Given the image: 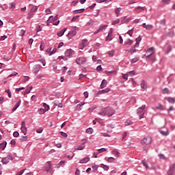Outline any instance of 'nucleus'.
Returning a JSON list of instances; mask_svg holds the SVG:
<instances>
[{
  "label": "nucleus",
  "instance_id": "obj_23",
  "mask_svg": "<svg viewBox=\"0 0 175 175\" xmlns=\"http://www.w3.org/2000/svg\"><path fill=\"white\" fill-rule=\"evenodd\" d=\"M124 44H129V46H132V44H133V41L129 38L127 41H124Z\"/></svg>",
  "mask_w": 175,
  "mask_h": 175
},
{
  "label": "nucleus",
  "instance_id": "obj_60",
  "mask_svg": "<svg viewBox=\"0 0 175 175\" xmlns=\"http://www.w3.org/2000/svg\"><path fill=\"white\" fill-rule=\"evenodd\" d=\"M24 172H25V170H22L21 171L17 172L16 175H23Z\"/></svg>",
  "mask_w": 175,
  "mask_h": 175
},
{
  "label": "nucleus",
  "instance_id": "obj_5",
  "mask_svg": "<svg viewBox=\"0 0 175 175\" xmlns=\"http://www.w3.org/2000/svg\"><path fill=\"white\" fill-rule=\"evenodd\" d=\"M116 114V111L111 107H107V116L111 117Z\"/></svg>",
  "mask_w": 175,
  "mask_h": 175
},
{
  "label": "nucleus",
  "instance_id": "obj_26",
  "mask_svg": "<svg viewBox=\"0 0 175 175\" xmlns=\"http://www.w3.org/2000/svg\"><path fill=\"white\" fill-rule=\"evenodd\" d=\"M97 151H98V154H100L102 152H105V151H107V148H101L100 149H97Z\"/></svg>",
  "mask_w": 175,
  "mask_h": 175
},
{
  "label": "nucleus",
  "instance_id": "obj_19",
  "mask_svg": "<svg viewBox=\"0 0 175 175\" xmlns=\"http://www.w3.org/2000/svg\"><path fill=\"white\" fill-rule=\"evenodd\" d=\"M90 162V157H85L80 161V163H87Z\"/></svg>",
  "mask_w": 175,
  "mask_h": 175
},
{
  "label": "nucleus",
  "instance_id": "obj_3",
  "mask_svg": "<svg viewBox=\"0 0 175 175\" xmlns=\"http://www.w3.org/2000/svg\"><path fill=\"white\" fill-rule=\"evenodd\" d=\"M152 142V139L151 137H146L144 139L141 141L142 144H146V146H148Z\"/></svg>",
  "mask_w": 175,
  "mask_h": 175
},
{
  "label": "nucleus",
  "instance_id": "obj_1",
  "mask_svg": "<svg viewBox=\"0 0 175 175\" xmlns=\"http://www.w3.org/2000/svg\"><path fill=\"white\" fill-rule=\"evenodd\" d=\"M146 113V105H142L137 109V113L139 115V120L144 118V114Z\"/></svg>",
  "mask_w": 175,
  "mask_h": 175
},
{
  "label": "nucleus",
  "instance_id": "obj_61",
  "mask_svg": "<svg viewBox=\"0 0 175 175\" xmlns=\"http://www.w3.org/2000/svg\"><path fill=\"white\" fill-rule=\"evenodd\" d=\"M96 70L97 72H100V70H102V66L101 65L98 66L96 68Z\"/></svg>",
  "mask_w": 175,
  "mask_h": 175
},
{
  "label": "nucleus",
  "instance_id": "obj_8",
  "mask_svg": "<svg viewBox=\"0 0 175 175\" xmlns=\"http://www.w3.org/2000/svg\"><path fill=\"white\" fill-rule=\"evenodd\" d=\"M77 33V31H76V30H72L67 34V36L68 37V39H72L73 36H76Z\"/></svg>",
  "mask_w": 175,
  "mask_h": 175
},
{
  "label": "nucleus",
  "instance_id": "obj_35",
  "mask_svg": "<svg viewBox=\"0 0 175 175\" xmlns=\"http://www.w3.org/2000/svg\"><path fill=\"white\" fill-rule=\"evenodd\" d=\"M133 124V122L131 120H127L125 122V125L127 126L128 125H132Z\"/></svg>",
  "mask_w": 175,
  "mask_h": 175
},
{
  "label": "nucleus",
  "instance_id": "obj_33",
  "mask_svg": "<svg viewBox=\"0 0 175 175\" xmlns=\"http://www.w3.org/2000/svg\"><path fill=\"white\" fill-rule=\"evenodd\" d=\"M152 54H154V53H150V54L148 55H144L143 57H146V59H148L149 58H150L151 59H153V57H152Z\"/></svg>",
  "mask_w": 175,
  "mask_h": 175
},
{
  "label": "nucleus",
  "instance_id": "obj_58",
  "mask_svg": "<svg viewBox=\"0 0 175 175\" xmlns=\"http://www.w3.org/2000/svg\"><path fill=\"white\" fill-rule=\"evenodd\" d=\"M37 133H42L43 132V128H39L36 130Z\"/></svg>",
  "mask_w": 175,
  "mask_h": 175
},
{
  "label": "nucleus",
  "instance_id": "obj_53",
  "mask_svg": "<svg viewBox=\"0 0 175 175\" xmlns=\"http://www.w3.org/2000/svg\"><path fill=\"white\" fill-rule=\"evenodd\" d=\"M108 54L110 57H113L114 55V50L109 51Z\"/></svg>",
  "mask_w": 175,
  "mask_h": 175
},
{
  "label": "nucleus",
  "instance_id": "obj_64",
  "mask_svg": "<svg viewBox=\"0 0 175 175\" xmlns=\"http://www.w3.org/2000/svg\"><path fill=\"white\" fill-rule=\"evenodd\" d=\"M31 12H36V10H38V7H33L31 9Z\"/></svg>",
  "mask_w": 175,
  "mask_h": 175
},
{
  "label": "nucleus",
  "instance_id": "obj_31",
  "mask_svg": "<svg viewBox=\"0 0 175 175\" xmlns=\"http://www.w3.org/2000/svg\"><path fill=\"white\" fill-rule=\"evenodd\" d=\"M120 12H121V8H118L115 10V13H116L117 17H118V16H120Z\"/></svg>",
  "mask_w": 175,
  "mask_h": 175
},
{
  "label": "nucleus",
  "instance_id": "obj_24",
  "mask_svg": "<svg viewBox=\"0 0 175 175\" xmlns=\"http://www.w3.org/2000/svg\"><path fill=\"white\" fill-rule=\"evenodd\" d=\"M141 88H143V90H147V86H146V81L142 80L141 82Z\"/></svg>",
  "mask_w": 175,
  "mask_h": 175
},
{
  "label": "nucleus",
  "instance_id": "obj_39",
  "mask_svg": "<svg viewBox=\"0 0 175 175\" xmlns=\"http://www.w3.org/2000/svg\"><path fill=\"white\" fill-rule=\"evenodd\" d=\"M116 161V159L114 157H109L107 159V161L109 162L110 163H113Z\"/></svg>",
  "mask_w": 175,
  "mask_h": 175
},
{
  "label": "nucleus",
  "instance_id": "obj_18",
  "mask_svg": "<svg viewBox=\"0 0 175 175\" xmlns=\"http://www.w3.org/2000/svg\"><path fill=\"white\" fill-rule=\"evenodd\" d=\"M67 28H64L63 30H61L59 33H57V36L61 38V36H64V33L66 32Z\"/></svg>",
  "mask_w": 175,
  "mask_h": 175
},
{
  "label": "nucleus",
  "instance_id": "obj_7",
  "mask_svg": "<svg viewBox=\"0 0 175 175\" xmlns=\"http://www.w3.org/2000/svg\"><path fill=\"white\" fill-rule=\"evenodd\" d=\"M21 125V132L23 133V135H27V127L25 126V122L23 121Z\"/></svg>",
  "mask_w": 175,
  "mask_h": 175
},
{
  "label": "nucleus",
  "instance_id": "obj_57",
  "mask_svg": "<svg viewBox=\"0 0 175 175\" xmlns=\"http://www.w3.org/2000/svg\"><path fill=\"white\" fill-rule=\"evenodd\" d=\"M135 40L137 42L140 43V42H142V36H139L138 38L135 39Z\"/></svg>",
  "mask_w": 175,
  "mask_h": 175
},
{
  "label": "nucleus",
  "instance_id": "obj_62",
  "mask_svg": "<svg viewBox=\"0 0 175 175\" xmlns=\"http://www.w3.org/2000/svg\"><path fill=\"white\" fill-rule=\"evenodd\" d=\"M5 102V98L4 97H0V105H2Z\"/></svg>",
  "mask_w": 175,
  "mask_h": 175
},
{
  "label": "nucleus",
  "instance_id": "obj_51",
  "mask_svg": "<svg viewBox=\"0 0 175 175\" xmlns=\"http://www.w3.org/2000/svg\"><path fill=\"white\" fill-rule=\"evenodd\" d=\"M18 73L16 72V71H14L11 75L8 76V77H13V76H17Z\"/></svg>",
  "mask_w": 175,
  "mask_h": 175
},
{
  "label": "nucleus",
  "instance_id": "obj_20",
  "mask_svg": "<svg viewBox=\"0 0 175 175\" xmlns=\"http://www.w3.org/2000/svg\"><path fill=\"white\" fill-rule=\"evenodd\" d=\"M111 90L109 88H107L99 92V94H107V92H110Z\"/></svg>",
  "mask_w": 175,
  "mask_h": 175
},
{
  "label": "nucleus",
  "instance_id": "obj_45",
  "mask_svg": "<svg viewBox=\"0 0 175 175\" xmlns=\"http://www.w3.org/2000/svg\"><path fill=\"white\" fill-rule=\"evenodd\" d=\"M162 92L163 94H169V89L167 88H165L164 89H163Z\"/></svg>",
  "mask_w": 175,
  "mask_h": 175
},
{
  "label": "nucleus",
  "instance_id": "obj_12",
  "mask_svg": "<svg viewBox=\"0 0 175 175\" xmlns=\"http://www.w3.org/2000/svg\"><path fill=\"white\" fill-rule=\"evenodd\" d=\"M39 70H40V66L39 64L35 65L33 67V72L34 73H38L39 72Z\"/></svg>",
  "mask_w": 175,
  "mask_h": 175
},
{
  "label": "nucleus",
  "instance_id": "obj_22",
  "mask_svg": "<svg viewBox=\"0 0 175 175\" xmlns=\"http://www.w3.org/2000/svg\"><path fill=\"white\" fill-rule=\"evenodd\" d=\"M107 27H109V25H100L98 29L100 30V32H102L103 31V29H106V28H107Z\"/></svg>",
  "mask_w": 175,
  "mask_h": 175
},
{
  "label": "nucleus",
  "instance_id": "obj_30",
  "mask_svg": "<svg viewBox=\"0 0 175 175\" xmlns=\"http://www.w3.org/2000/svg\"><path fill=\"white\" fill-rule=\"evenodd\" d=\"M48 164H49V167L46 168V172H50L51 170H52L51 161H49Z\"/></svg>",
  "mask_w": 175,
  "mask_h": 175
},
{
  "label": "nucleus",
  "instance_id": "obj_6",
  "mask_svg": "<svg viewBox=\"0 0 175 175\" xmlns=\"http://www.w3.org/2000/svg\"><path fill=\"white\" fill-rule=\"evenodd\" d=\"M66 57H70L72 55H75V51H73L72 49H67L65 53H64Z\"/></svg>",
  "mask_w": 175,
  "mask_h": 175
},
{
  "label": "nucleus",
  "instance_id": "obj_17",
  "mask_svg": "<svg viewBox=\"0 0 175 175\" xmlns=\"http://www.w3.org/2000/svg\"><path fill=\"white\" fill-rule=\"evenodd\" d=\"M49 20H51V23H54L58 20V15H56L55 17L53 16H50Z\"/></svg>",
  "mask_w": 175,
  "mask_h": 175
},
{
  "label": "nucleus",
  "instance_id": "obj_36",
  "mask_svg": "<svg viewBox=\"0 0 175 175\" xmlns=\"http://www.w3.org/2000/svg\"><path fill=\"white\" fill-rule=\"evenodd\" d=\"M100 166L103 167V169H104V170H109V166L105 164H101Z\"/></svg>",
  "mask_w": 175,
  "mask_h": 175
},
{
  "label": "nucleus",
  "instance_id": "obj_44",
  "mask_svg": "<svg viewBox=\"0 0 175 175\" xmlns=\"http://www.w3.org/2000/svg\"><path fill=\"white\" fill-rule=\"evenodd\" d=\"M13 136L14 137H18V136H20V133H18V131H14L13 133Z\"/></svg>",
  "mask_w": 175,
  "mask_h": 175
},
{
  "label": "nucleus",
  "instance_id": "obj_14",
  "mask_svg": "<svg viewBox=\"0 0 175 175\" xmlns=\"http://www.w3.org/2000/svg\"><path fill=\"white\" fill-rule=\"evenodd\" d=\"M8 145V142L6 141H3L2 143L0 144V150H5L6 148V146Z\"/></svg>",
  "mask_w": 175,
  "mask_h": 175
},
{
  "label": "nucleus",
  "instance_id": "obj_32",
  "mask_svg": "<svg viewBox=\"0 0 175 175\" xmlns=\"http://www.w3.org/2000/svg\"><path fill=\"white\" fill-rule=\"evenodd\" d=\"M113 36V32H109L107 37V40H111L113 38L111 36Z\"/></svg>",
  "mask_w": 175,
  "mask_h": 175
},
{
  "label": "nucleus",
  "instance_id": "obj_47",
  "mask_svg": "<svg viewBox=\"0 0 175 175\" xmlns=\"http://www.w3.org/2000/svg\"><path fill=\"white\" fill-rule=\"evenodd\" d=\"M146 29L148 31H150V29H152V25H146V27H145Z\"/></svg>",
  "mask_w": 175,
  "mask_h": 175
},
{
  "label": "nucleus",
  "instance_id": "obj_49",
  "mask_svg": "<svg viewBox=\"0 0 175 175\" xmlns=\"http://www.w3.org/2000/svg\"><path fill=\"white\" fill-rule=\"evenodd\" d=\"M159 158H160V159H166V157H165V154H159Z\"/></svg>",
  "mask_w": 175,
  "mask_h": 175
},
{
  "label": "nucleus",
  "instance_id": "obj_42",
  "mask_svg": "<svg viewBox=\"0 0 175 175\" xmlns=\"http://www.w3.org/2000/svg\"><path fill=\"white\" fill-rule=\"evenodd\" d=\"M79 17H80V16L79 15H77V16H75L72 17L71 21L73 22V21H77V20L79 19Z\"/></svg>",
  "mask_w": 175,
  "mask_h": 175
},
{
  "label": "nucleus",
  "instance_id": "obj_52",
  "mask_svg": "<svg viewBox=\"0 0 175 175\" xmlns=\"http://www.w3.org/2000/svg\"><path fill=\"white\" fill-rule=\"evenodd\" d=\"M92 169L93 170V172H96L98 170V165H94L92 167Z\"/></svg>",
  "mask_w": 175,
  "mask_h": 175
},
{
  "label": "nucleus",
  "instance_id": "obj_16",
  "mask_svg": "<svg viewBox=\"0 0 175 175\" xmlns=\"http://www.w3.org/2000/svg\"><path fill=\"white\" fill-rule=\"evenodd\" d=\"M107 85V80L103 79L100 85V88H105Z\"/></svg>",
  "mask_w": 175,
  "mask_h": 175
},
{
  "label": "nucleus",
  "instance_id": "obj_37",
  "mask_svg": "<svg viewBox=\"0 0 175 175\" xmlns=\"http://www.w3.org/2000/svg\"><path fill=\"white\" fill-rule=\"evenodd\" d=\"M128 51L129 53H131V55H133L134 53H136V49H133V47H131Z\"/></svg>",
  "mask_w": 175,
  "mask_h": 175
},
{
  "label": "nucleus",
  "instance_id": "obj_15",
  "mask_svg": "<svg viewBox=\"0 0 175 175\" xmlns=\"http://www.w3.org/2000/svg\"><path fill=\"white\" fill-rule=\"evenodd\" d=\"M20 105H21V100H19V101L15 104L14 107L12 108V111H16V110L20 107Z\"/></svg>",
  "mask_w": 175,
  "mask_h": 175
},
{
  "label": "nucleus",
  "instance_id": "obj_41",
  "mask_svg": "<svg viewBox=\"0 0 175 175\" xmlns=\"http://www.w3.org/2000/svg\"><path fill=\"white\" fill-rule=\"evenodd\" d=\"M38 113H39V114H44V113H46V111L44 110V109L40 108L38 110Z\"/></svg>",
  "mask_w": 175,
  "mask_h": 175
},
{
  "label": "nucleus",
  "instance_id": "obj_2",
  "mask_svg": "<svg viewBox=\"0 0 175 175\" xmlns=\"http://www.w3.org/2000/svg\"><path fill=\"white\" fill-rule=\"evenodd\" d=\"M10 161H13V157L10 156V154H8L6 157H3L1 159V162L3 165H8Z\"/></svg>",
  "mask_w": 175,
  "mask_h": 175
},
{
  "label": "nucleus",
  "instance_id": "obj_10",
  "mask_svg": "<svg viewBox=\"0 0 175 175\" xmlns=\"http://www.w3.org/2000/svg\"><path fill=\"white\" fill-rule=\"evenodd\" d=\"M88 45V40L84 39L82 40V42L81 44V50H83L84 47Z\"/></svg>",
  "mask_w": 175,
  "mask_h": 175
},
{
  "label": "nucleus",
  "instance_id": "obj_48",
  "mask_svg": "<svg viewBox=\"0 0 175 175\" xmlns=\"http://www.w3.org/2000/svg\"><path fill=\"white\" fill-rule=\"evenodd\" d=\"M137 61H139V57H135L131 59L132 64H135V63L137 62Z\"/></svg>",
  "mask_w": 175,
  "mask_h": 175
},
{
  "label": "nucleus",
  "instance_id": "obj_13",
  "mask_svg": "<svg viewBox=\"0 0 175 175\" xmlns=\"http://www.w3.org/2000/svg\"><path fill=\"white\" fill-rule=\"evenodd\" d=\"M159 133H161V135H162L163 136H167L169 135V131L167 129L165 130H159Z\"/></svg>",
  "mask_w": 175,
  "mask_h": 175
},
{
  "label": "nucleus",
  "instance_id": "obj_54",
  "mask_svg": "<svg viewBox=\"0 0 175 175\" xmlns=\"http://www.w3.org/2000/svg\"><path fill=\"white\" fill-rule=\"evenodd\" d=\"M55 53H57V49L56 48L53 49L52 51H51L49 55H53V54H55Z\"/></svg>",
  "mask_w": 175,
  "mask_h": 175
},
{
  "label": "nucleus",
  "instance_id": "obj_38",
  "mask_svg": "<svg viewBox=\"0 0 175 175\" xmlns=\"http://www.w3.org/2000/svg\"><path fill=\"white\" fill-rule=\"evenodd\" d=\"M155 50V48H154V47H150V48H149L148 50H147V51H146V53H154V51Z\"/></svg>",
  "mask_w": 175,
  "mask_h": 175
},
{
  "label": "nucleus",
  "instance_id": "obj_27",
  "mask_svg": "<svg viewBox=\"0 0 175 175\" xmlns=\"http://www.w3.org/2000/svg\"><path fill=\"white\" fill-rule=\"evenodd\" d=\"M94 129H92L91 127L86 129V133H88L89 135H92Z\"/></svg>",
  "mask_w": 175,
  "mask_h": 175
},
{
  "label": "nucleus",
  "instance_id": "obj_34",
  "mask_svg": "<svg viewBox=\"0 0 175 175\" xmlns=\"http://www.w3.org/2000/svg\"><path fill=\"white\" fill-rule=\"evenodd\" d=\"M111 0H96L98 3H103V2H110Z\"/></svg>",
  "mask_w": 175,
  "mask_h": 175
},
{
  "label": "nucleus",
  "instance_id": "obj_25",
  "mask_svg": "<svg viewBox=\"0 0 175 175\" xmlns=\"http://www.w3.org/2000/svg\"><path fill=\"white\" fill-rule=\"evenodd\" d=\"M43 107H44V111H49V110H50V106H49V105H47L46 103H43Z\"/></svg>",
  "mask_w": 175,
  "mask_h": 175
},
{
  "label": "nucleus",
  "instance_id": "obj_40",
  "mask_svg": "<svg viewBox=\"0 0 175 175\" xmlns=\"http://www.w3.org/2000/svg\"><path fill=\"white\" fill-rule=\"evenodd\" d=\"M133 29H134V28L129 30L127 31V35H129V36H132V35H133Z\"/></svg>",
  "mask_w": 175,
  "mask_h": 175
},
{
  "label": "nucleus",
  "instance_id": "obj_63",
  "mask_svg": "<svg viewBox=\"0 0 175 175\" xmlns=\"http://www.w3.org/2000/svg\"><path fill=\"white\" fill-rule=\"evenodd\" d=\"M75 175H80V170L79 168L76 169Z\"/></svg>",
  "mask_w": 175,
  "mask_h": 175
},
{
  "label": "nucleus",
  "instance_id": "obj_4",
  "mask_svg": "<svg viewBox=\"0 0 175 175\" xmlns=\"http://www.w3.org/2000/svg\"><path fill=\"white\" fill-rule=\"evenodd\" d=\"M76 62L78 65H84L87 62V59L85 57H79L76 59Z\"/></svg>",
  "mask_w": 175,
  "mask_h": 175
},
{
  "label": "nucleus",
  "instance_id": "obj_21",
  "mask_svg": "<svg viewBox=\"0 0 175 175\" xmlns=\"http://www.w3.org/2000/svg\"><path fill=\"white\" fill-rule=\"evenodd\" d=\"M84 10H85V9H84V8H81L79 10H74L73 13H74V14H77V13H84Z\"/></svg>",
  "mask_w": 175,
  "mask_h": 175
},
{
  "label": "nucleus",
  "instance_id": "obj_29",
  "mask_svg": "<svg viewBox=\"0 0 175 175\" xmlns=\"http://www.w3.org/2000/svg\"><path fill=\"white\" fill-rule=\"evenodd\" d=\"M84 148H85V146H77L75 147V149L76 150H84Z\"/></svg>",
  "mask_w": 175,
  "mask_h": 175
},
{
  "label": "nucleus",
  "instance_id": "obj_43",
  "mask_svg": "<svg viewBox=\"0 0 175 175\" xmlns=\"http://www.w3.org/2000/svg\"><path fill=\"white\" fill-rule=\"evenodd\" d=\"M120 23V18H117L116 20L112 22V25H116V24Z\"/></svg>",
  "mask_w": 175,
  "mask_h": 175
},
{
  "label": "nucleus",
  "instance_id": "obj_9",
  "mask_svg": "<svg viewBox=\"0 0 175 175\" xmlns=\"http://www.w3.org/2000/svg\"><path fill=\"white\" fill-rule=\"evenodd\" d=\"M98 115L99 116H107V107L101 109L98 111Z\"/></svg>",
  "mask_w": 175,
  "mask_h": 175
},
{
  "label": "nucleus",
  "instance_id": "obj_28",
  "mask_svg": "<svg viewBox=\"0 0 175 175\" xmlns=\"http://www.w3.org/2000/svg\"><path fill=\"white\" fill-rule=\"evenodd\" d=\"M167 100L169 102V103H174L175 102L174 98H172V97L167 98Z\"/></svg>",
  "mask_w": 175,
  "mask_h": 175
},
{
  "label": "nucleus",
  "instance_id": "obj_46",
  "mask_svg": "<svg viewBox=\"0 0 175 175\" xmlns=\"http://www.w3.org/2000/svg\"><path fill=\"white\" fill-rule=\"evenodd\" d=\"M24 35H25V30L21 29V30L20 31L19 36H24Z\"/></svg>",
  "mask_w": 175,
  "mask_h": 175
},
{
  "label": "nucleus",
  "instance_id": "obj_59",
  "mask_svg": "<svg viewBox=\"0 0 175 175\" xmlns=\"http://www.w3.org/2000/svg\"><path fill=\"white\" fill-rule=\"evenodd\" d=\"M45 13H46V14H51V10L49 8H47L45 10Z\"/></svg>",
  "mask_w": 175,
  "mask_h": 175
},
{
  "label": "nucleus",
  "instance_id": "obj_55",
  "mask_svg": "<svg viewBox=\"0 0 175 175\" xmlns=\"http://www.w3.org/2000/svg\"><path fill=\"white\" fill-rule=\"evenodd\" d=\"M40 49L41 51H43V50H44V43L41 42Z\"/></svg>",
  "mask_w": 175,
  "mask_h": 175
},
{
  "label": "nucleus",
  "instance_id": "obj_50",
  "mask_svg": "<svg viewBox=\"0 0 175 175\" xmlns=\"http://www.w3.org/2000/svg\"><path fill=\"white\" fill-rule=\"evenodd\" d=\"M85 105V102H82L77 105V109H79V107H81L82 106H84Z\"/></svg>",
  "mask_w": 175,
  "mask_h": 175
},
{
  "label": "nucleus",
  "instance_id": "obj_56",
  "mask_svg": "<svg viewBox=\"0 0 175 175\" xmlns=\"http://www.w3.org/2000/svg\"><path fill=\"white\" fill-rule=\"evenodd\" d=\"M60 134L63 136V137H65V138L68 137V134H66V133L61 131Z\"/></svg>",
  "mask_w": 175,
  "mask_h": 175
},
{
  "label": "nucleus",
  "instance_id": "obj_11",
  "mask_svg": "<svg viewBox=\"0 0 175 175\" xmlns=\"http://www.w3.org/2000/svg\"><path fill=\"white\" fill-rule=\"evenodd\" d=\"M174 169H175V164H173L172 166L170 167V170H168L167 175H173Z\"/></svg>",
  "mask_w": 175,
  "mask_h": 175
}]
</instances>
